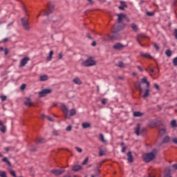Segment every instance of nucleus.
I'll return each instance as SVG.
<instances>
[{
  "instance_id": "nucleus-1",
  "label": "nucleus",
  "mask_w": 177,
  "mask_h": 177,
  "mask_svg": "<svg viewBox=\"0 0 177 177\" xmlns=\"http://www.w3.org/2000/svg\"><path fill=\"white\" fill-rule=\"evenodd\" d=\"M157 156V149H153L152 151L143 155L142 158L145 162H150L156 158Z\"/></svg>"
},
{
  "instance_id": "nucleus-2",
  "label": "nucleus",
  "mask_w": 177,
  "mask_h": 177,
  "mask_svg": "<svg viewBox=\"0 0 177 177\" xmlns=\"http://www.w3.org/2000/svg\"><path fill=\"white\" fill-rule=\"evenodd\" d=\"M96 64V62L93 60L92 57H88L87 59L82 62V66L84 67H91L92 66H95Z\"/></svg>"
},
{
  "instance_id": "nucleus-3",
  "label": "nucleus",
  "mask_w": 177,
  "mask_h": 177,
  "mask_svg": "<svg viewBox=\"0 0 177 177\" xmlns=\"http://www.w3.org/2000/svg\"><path fill=\"white\" fill-rule=\"evenodd\" d=\"M21 25L25 31H30V22H28V18L23 17L21 19Z\"/></svg>"
},
{
  "instance_id": "nucleus-4",
  "label": "nucleus",
  "mask_w": 177,
  "mask_h": 177,
  "mask_svg": "<svg viewBox=\"0 0 177 177\" xmlns=\"http://www.w3.org/2000/svg\"><path fill=\"white\" fill-rule=\"evenodd\" d=\"M135 133L137 136H139V135H145V133H146V128L140 129V124H138L135 129Z\"/></svg>"
},
{
  "instance_id": "nucleus-5",
  "label": "nucleus",
  "mask_w": 177,
  "mask_h": 177,
  "mask_svg": "<svg viewBox=\"0 0 177 177\" xmlns=\"http://www.w3.org/2000/svg\"><path fill=\"white\" fill-rule=\"evenodd\" d=\"M48 10H44V16H49L50 13L53 12V9H55V5L52 3H48L47 5Z\"/></svg>"
},
{
  "instance_id": "nucleus-6",
  "label": "nucleus",
  "mask_w": 177,
  "mask_h": 177,
  "mask_svg": "<svg viewBox=\"0 0 177 177\" xmlns=\"http://www.w3.org/2000/svg\"><path fill=\"white\" fill-rule=\"evenodd\" d=\"M52 93V90L49 88L43 89L39 93V97H44L46 96V95H49V93Z\"/></svg>"
},
{
  "instance_id": "nucleus-7",
  "label": "nucleus",
  "mask_w": 177,
  "mask_h": 177,
  "mask_svg": "<svg viewBox=\"0 0 177 177\" xmlns=\"http://www.w3.org/2000/svg\"><path fill=\"white\" fill-rule=\"evenodd\" d=\"M60 109L63 111L65 118H68V108L64 104L60 105Z\"/></svg>"
},
{
  "instance_id": "nucleus-8",
  "label": "nucleus",
  "mask_w": 177,
  "mask_h": 177,
  "mask_svg": "<svg viewBox=\"0 0 177 177\" xmlns=\"http://www.w3.org/2000/svg\"><path fill=\"white\" fill-rule=\"evenodd\" d=\"M28 62H30V57H24L20 62L19 67H24V66H26V64H27Z\"/></svg>"
},
{
  "instance_id": "nucleus-9",
  "label": "nucleus",
  "mask_w": 177,
  "mask_h": 177,
  "mask_svg": "<svg viewBox=\"0 0 177 177\" xmlns=\"http://www.w3.org/2000/svg\"><path fill=\"white\" fill-rule=\"evenodd\" d=\"M145 38H147V37L145 35H139L137 36V41L141 46H143V45L142 44V41H143Z\"/></svg>"
},
{
  "instance_id": "nucleus-10",
  "label": "nucleus",
  "mask_w": 177,
  "mask_h": 177,
  "mask_svg": "<svg viewBox=\"0 0 177 177\" xmlns=\"http://www.w3.org/2000/svg\"><path fill=\"white\" fill-rule=\"evenodd\" d=\"M113 49L115 50H121L123 48H125V46L121 43H116L113 46Z\"/></svg>"
},
{
  "instance_id": "nucleus-11",
  "label": "nucleus",
  "mask_w": 177,
  "mask_h": 177,
  "mask_svg": "<svg viewBox=\"0 0 177 177\" xmlns=\"http://www.w3.org/2000/svg\"><path fill=\"white\" fill-rule=\"evenodd\" d=\"M24 103L25 106H28V107H32V106H34V104L31 102V98L30 97H26Z\"/></svg>"
},
{
  "instance_id": "nucleus-12",
  "label": "nucleus",
  "mask_w": 177,
  "mask_h": 177,
  "mask_svg": "<svg viewBox=\"0 0 177 177\" xmlns=\"http://www.w3.org/2000/svg\"><path fill=\"white\" fill-rule=\"evenodd\" d=\"M114 39H118V36L113 35H108V38L103 37V41H114Z\"/></svg>"
},
{
  "instance_id": "nucleus-13",
  "label": "nucleus",
  "mask_w": 177,
  "mask_h": 177,
  "mask_svg": "<svg viewBox=\"0 0 177 177\" xmlns=\"http://www.w3.org/2000/svg\"><path fill=\"white\" fill-rule=\"evenodd\" d=\"M127 160L129 162H133V156L131 151L127 153Z\"/></svg>"
},
{
  "instance_id": "nucleus-14",
  "label": "nucleus",
  "mask_w": 177,
  "mask_h": 177,
  "mask_svg": "<svg viewBox=\"0 0 177 177\" xmlns=\"http://www.w3.org/2000/svg\"><path fill=\"white\" fill-rule=\"evenodd\" d=\"M52 174H54V175H62L63 172H64V170H59V169H53L51 170Z\"/></svg>"
},
{
  "instance_id": "nucleus-15",
  "label": "nucleus",
  "mask_w": 177,
  "mask_h": 177,
  "mask_svg": "<svg viewBox=\"0 0 177 177\" xmlns=\"http://www.w3.org/2000/svg\"><path fill=\"white\" fill-rule=\"evenodd\" d=\"M141 82H142V84H145L147 85V88H150V82H149V81H147V77H144L141 80Z\"/></svg>"
},
{
  "instance_id": "nucleus-16",
  "label": "nucleus",
  "mask_w": 177,
  "mask_h": 177,
  "mask_svg": "<svg viewBox=\"0 0 177 177\" xmlns=\"http://www.w3.org/2000/svg\"><path fill=\"white\" fill-rule=\"evenodd\" d=\"M127 15L124 13H120L118 15V23H121L122 21V19H125Z\"/></svg>"
},
{
  "instance_id": "nucleus-17",
  "label": "nucleus",
  "mask_w": 177,
  "mask_h": 177,
  "mask_svg": "<svg viewBox=\"0 0 177 177\" xmlns=\"http://www.w3.org/2000/svg\"><path fill=\"white\" fill-rule=\"evenodd\" d=\"M140 55L142 56V57H145L146 59H153V57H151V55H150L149 53L140 52Z\"/></svg>"
},
{
  "instance_id": "nucleus-18",
  "label": "nucleus",
  "mask_w": 177,
  "mask_h": 177,
  "mask_svg": "<svg viewBox=\"0 0 177 177\" xmlns=\"http://www.w3.org/2000/svg\"><path fill=\"white\" fill-rule=\"evenodd\" d=\"M149 95H150V89L149 88H147L145 89L144 95H142V97L144 99H146V97H147Z\"/></svg>"
},
{
  "instance_id": "nucleus-19",
  "label": "nucleus",
  "mask_w": 177,
  "mask_h": 177,
  "mask_svg": "<svg viewBox=\"0 0 177 177\" xmlns=\"http://www.w3.org/2000/svg\"><path fill=\"white\" fill-rule=\"evenodd\" d=\"M73 81L74 84H76V85H81L82 84V82L78 77H75Z\"/></svg>"
},
{
  "instance_id": "nucleus-20",
  "label": "nucleus",
  "mask_w": 177,
  "mask_h": 177,
  "mask_svg": "<svg viewBox=\"0 0 177 177\" xmlns=\"http://www.w3.org/2000/svg\"><path fill=\"white\" fill-rule=\"evenodd\" d=\"M135 86L136 88V89H138L140 95H142V93L143 92V88H142V86H140V84L137 83L135 84Z\"/></svg>"
},
{
  "instance_id": "nucleus-21",
  "label": "nucleus",
  "mask_w": 177,
  "mask_h": 177,
  "mask_svg": "<svg viewBox=\"0 0 177 177\" xmlns=\"http://www.w3.org/2000/svg\"><path fill=\"white\" fill-rule=\"evenodd\" d=\"M82 127L84 129H86V128H91V123H89V122H83L82 124Z\"/></svg>"
},
{
  "instance_id": "nucleus-22",
  "label": "nucleus",
  "mask_w": 177,
  "mask_h": 177,
  "mask_svg": "<svg viewBox=\"0 0 177 177\" xmlns=\"http://www.w3.org/2000/svg\"><path fill=\"white\" fill-rule=\"evenodd\" d=\"M72 169L73 171H81V169H82V166L75 165L73 167Z\"/></svg>"
},
{
  "instance_id": "nucleus-23",
  "label": "nucleus",
  "mask_w": 177,
  "mask_h": 177,
  "mask_svg": "<svg viewBox=\"0 0 177 177\" xmlns=\"http://www.w3.org/2000/svg\"><path fill=\"white\" fill-rule=\"evenodd\" d=\"M170 170L169 168H167L165 171V177H171V174L169 173Z\"/></svg>"
},
{
  "instance_id": "nucleus-24",
  "label": "nucleus",
  "mask_w": 177,
  "mask_h": 177,
  "mask_svg": "<svg viewBox=\"0 0 177 177\" xmlns=\"http://www.w3.org/2000/svg\"><path fill=\"white\" fill-rule=\"evenodd\" d=\"M120 3L121 6H119V9H120V10H124V8H127V3L124 1L120 2Z\"/></svg>"
},
{
  "instance_id": "nucleus-25",
  "label": "nucleus",
  "mask_w": 177,
  "mask_h": 177,
  "mask_svg": "<svg viewBox=\"0 0 177 177\" xmlns=\"http://www.w3.org/2000/svg\"><path fill=\"white\" fill-rule=\"evenodd\" d=\"M142 115H143V113H142L141 112H139V111L133 112L134 117H142Z\"/></svg>"
},
{
  "instance_id": "nucleus-26",
  "label": "nucleus",
  "mask_w": 177,
  "mask_h": 177,
  "mask_svg": "<svg viewBox=\"0 0 177 177\" xmlns=\"http://www.w3.org/2000/svg\"><path fill=\"white\" fill-rule=\"evenodd\" d=\"M116 66H118V67H120V68H124L125 67V64L122 63V62H119Z\"/></svg>"
},
{
  "instance_id": "nucleus-27",
  "label": "nucleus",
  "mask_w": 177,
  "mask_h": 177,
  "mask_svg": "<svg viewBox=\"0 0 177 177\" xmlns=\"http://www.w3.org/2000/svg\"><path fill=\"white\" fill-rule=\"evenodd\" d=\"M48 78V75H44L40 76L39 80H40V81H47Z\"/></svg>"
},
{
  "instance_id": "nucleus-28",
  "label": "nucleus",
  "mask_w": 177,
  "mask_h": 177,
  "mask_svg": "<svg viewBox=\"0 0 177 177\" xmlns=\"http://www.w3.org/2000/svg\"><path fill=\"white\" fill-rule=\"evenodd\" d=\"M165 133H167V130H165V129H161L159 131V134L160 135V136L165 135Z\"/></svg>"
},
{
  "instance_id": "nucleus-29",
  "label": "nucleus",
  "mask_w": 177,
  "mask_h": 177,
  "mask_svg": "<svg viewBox=\"0 0 177 177\" xmlns=\"http://www.w3.org/2000/svg\"><path fill=\"white\" fill-rule=\"evenodd\" d=\"M100 140H101L102 143H106L107 142L106 140H104V136H103L102 133L100 134Z\"/></svg>"
},
{
  "instance_id": "nucleus-30",
  "label": "nucleus",
  "mask_w": 177,
  "mask_h": 177,
  "mask_svg": "<svg viewBox=\"0 0 177 177\" xmlns=\"http://www.w3.org/2000/svg\"><path fill=\"white\" fill-rule=\"evenodd\" d=\"M165 55L167 56V57H171V56H172V52L171 50H166Z\"/></svg>"
},
{
  "instance_id": "nucleus-31",
  "label": "nucleus",
  "mask_w": 177,
  "mask_h": 177,
  "mask_svg": "<svg viewBox=\"0 0 177 177\" xmlns=\"http://www.w3.org/2000/svg\"><path fill=\"white\" fill-rule=\"evenodd\" d=\"M170 139L171 138L168 136L165 137L164 139L162 140V143H168V142H169Z\"/></svg>"
},
{
  "instance_id": "nucleus-32",
  "label": "nucleus",
  "mask_w": 177,
  "mask_h": 177,
  "mask_svg": "<svg viewBox=\"0 0 177 177\" xmlns=\"http://www.w3.org/2000/svg\"><path fill=\"white\" fill-rule=\"evenodd\" d=\"M75 114H77V111H75V109H72L70 111V115L71 117H73V115H75Z\"/></svg>"
},
{
  "instance_id": "nucleus-33",
  "label": "nucleus",
  "mask_w": 177,
  "mask_h": 177,
  "mask_svg": "<svg viewBox=\"0 0 177 177\" xmlns=\"http://www.w3.org/2000/svg\"><path fill=\"white\" fill-rule=\"evenodd\" d=\"M52 56H53V50L50 51L49 55H48V57H47V60H48V62H50V60H52Z\"/></svg>"
},
{
  "instance_id": "nucleus-34",
  "label": "nucleus",
  "mask_w": 177,
  "mask_h": 177,
  "mask_svg": "<svg viewBox=\"0 0 177 177\" xmlns=\"http://www.w3.org/2000/svg\"><path fill=\"white\" fill-rule=\"evenodd\" d=\"M2 161H3V162H6V164H8V165H9L10 167V165H12V164H10V162L9 160H8V158L5 157L2 159Z\"/></svg>"
},
{
  "instance_id": "nucleus-35",
  "label": "nucleus",
  "mask_w": 177,
  "mask_h": 177,
  "mask_svg": "<svg viewBox=\"0 0 177 177\" xmlns=\"http://www.w3.org/2000/svg\"><path fill=\"white\" fill-rule=\"evenodd\" d=\"M37 143H45V139L42 138H39L37 140Z\"/></svg>"
},
{
  "instance_id": "nucleus-36",
  "label": "nucleus",
  "mask_w": 177,
  "mask_h": 177,
  "mask_svg": "<svg viewBox=\"0 0 177 177\" xmlns=\"http://www.w3.org/2000/svg\"><path fill=\"white\" fill-rule=\"evenodd\" d=\"M131 27L133 31H138V26H136V24H132Z\"/></svg>"
},
{
  "instance_id": "nucleus-37",
  "label": "nucleus",
  "mask_w": 177,
  "mask_h": 177,
  "mask_svg": "<svg viewBox=\"0 0 177 177\" xmlns=\"http://www.w3.org/2000/svg\"><path fill=\"white\" fill-rule=\"evenodd\" d=\"M149 127H151V128H153V127H156L157 125V122L154 121H151L149 122Z\"/></svg>"
},
{
  "instance_id": "nucleus-38",
  "label": "nucleus",
  "mask_w": 177,
  "mask_h": 177,
  "mask_svg": "<svg viewBox=\"0 0 177 177\" xmlns=\"http://www.w3.org/2000/svg\"><path fill=\"white\" fill-rule=\"evenodd\" d=\"M171 125L173 128H176L177 124H176V120H172L171 122Z\"/></svg>"
},
{
  "instance_id": "nucleus-39",
  "label": "nucleus",
  "mask_w": 177,
  "mask_h": 177,
  "mask_svg": "<svg viewBox=\"0 0 177 177\" xmlns=\"http://www.w3.org/2000/svg\"><path fill=\"white\" fill-rule=\"evenodd\" d=\"M88 161H89V158H86L82 163V165H86V164H88Z\"/></svg>"
},
{
  "instance_id": "nucleus-40",
  "label": "nucleus",
  "mask_w": 177,
  "mask_h": 177,
  "mask_svg": "<svg viewBox=\"0 0 177 177\" xmlns=\"http://www.w3.org/2000/svg\"><path fill=\"white\" fill-rule=\"evenodd\" d=\"M0 130H1V132H3V133H5V132H6V127H5V126H1Z\"/></svg>"
},
{
  "instance_id": "nucleus-41",
  "label": "nucleus",
  "mask_w": 177,
  "mask_h": 177,
  "mask_svg": "<svg viewBox=\"0 0 177 177\" xmlns=\"http://www.w3.org/2000/svg\"><path fill=\"white\" fill-rule=\"evenodd\" d=\"M149 75L153 79L156 80V78L154 77H153V74L151 73H154V69H149Z\"/></svg>"
},
{
  "instance_id": "nucleus-42",
  "label": "nucleus",
  "mask_w": 177,
  "mask_h": 177,
  "mask_svg": "<svg viewBox=\"0 0 177 177\" xmlns=\"http://www.w3.org/2000/svg\"><path fill=\"white\" fill-rule=\"evenodd\" d=\"M0 176L1 177H8L6 176V172H5V171H0Z\"/></svg>"
},
{
  "instance_id": "nucleus-43",
  "label": "nucleus",
  "mask_w": 177,
  "mask_h": 177,
  "mask_svg": "<svg viewBox=\"0 0 177 177\" xmlns=\"http://www.w3.org/2000/svg\"><path fill=\"white\" fill-rule=\"evenodd\" d=\"M122 28H120V26H113V30H116V31H120V30H122Z\"/></svg>"
},
{
  "instance_id": "nucleus-44",
  "label": "nucleus",
  "mask_w": 177,
  "mask_h": 177,
  "mask_svg": "<svg viewBox=\"0 0 177 177\" xmlns=\"http://www.w3.org/2000/svg\"><path fill=\"white\" fill-rule=\"evenodd\" d=\"M100 157H102V156H104V151L100 149L99 152Z\"/></svg>"
},
{
  "instance_id": "nucleus-45",
  "label": "nucleus",
  "mask_w": 177,
  "mask_h": 177,
  "mask_svg": "<svg viewBox=\"0 0 177 177\" xmlns=\"http://www.w3.org/2000/svg\"><path fill=\"white\" fill-rule=\"evenodd\" d=\"M10 175H12V176H14V177H16L17 176H16V172H15V171H13V170H10Z\"/></svg>"
},
{
  "instance_id": "nucleus-46",
  "label": "nucleus",
  "mask_w": 177,
  "mask_h": 177,
  "mask_svg": "<svg viewBox=\"0 0 177 177\" xmlns=\"http://www.w3.org/2000/svg\"><path fill=\"white\" fill-rule=\"evenodd\" d=\"M75 149L77 150V151L78 153H82V149H81V148H80L78 147H75Z\"/></svg>"
},
{
  "instance_id": "nucleus-47",
  "label": "nucleus",
  "mask_w": 177,
  "mask_h": 177,
  "mask_svg": "<svg viewBox=\"0 0 177 177\" xmlns=\"http://www.w3.org/2000/svg\"><path fill=\"white\" fill-rule=\"evenodd\" d=\"M71 129H73V127H71V125L68 126L66 129V131H67V132H70V131H71Z\"/></svg>"
},
{
  "instance_id": "nucleus-48",
  "label": "nucleus",
  "mask_w": 177,
  "mask_h": 177,
  "mask_svg": "<svg viewBox=\"0 0 177 177\" xmlns=\"http://www.w3.org/2000/svg\"><path fill=\"white\" fill-rule=\"evenodd\" d=\"M173 64L174 66H177V57L174 58Z\"/></svg>"
},
{
  "instance_id": "nucleus-49",
  "label": "nucleus",
  "mask_w": 177,
  "mask_h": 177,
  "mask_svg": "<svg viewBox=\"0 0 177 177\" xmlns=\"http://www.w3.org/2000/svg\"><path fill=\"white\" fill-rule=\"evenodd\" d=\"M12 147H6L4 148L5 151L8 153V151H10Z\"/></svg>"
},
{
  "instance_id": "nucleus-50",
  "label": "nucleus",
  "mask_w": 177,
  "mask_h": 177,
  "mask_svg": "<svg viewBox=\"0 0 177 177\" xmlns=\"http://www.w3.org/2000/svg\"><path fill=\"white\" fill-rule=\"evenodd\" d=\"M1 102H5L6 100V95L1 96Z\"/></svg>"
},
{
  "instance_id": "nucleus-51",
  "label": "nucleus",
  "mask_w": 177,
  "mask_h": 177,
  "mask_svg": "<svg viewBox=\"0 0 177 177\" xmlns=\"http://www.w3.org/2000/svg\"><path fill=\"white\" fill-rule=\"evenodd\" d=\"M87 1H88L87 5H93L94 3L93 0H87Z\"/></svg>"
},
{
  "instance_id": "nucleus-52",
  "label": "nucleus",
  "mask_w": 177,
  "mask_h": 177,
  "mask_svg": "<svg viewBox=\"0 0 177 177\" xmlns=\"http://www.w3.org/2000/svg\"><path fill=\"white\" fill-rule=\"evenodd\" d=\"M154 13L153 12H147V16H153Z\"/></svg>"
},
{
  "instance_id": "nucleus-53",
  "label": "nucleus",
  "mask_w": 177,
  "mask_h": 177,
  "mask_svg": "<svg viewBox=\"0 0 177 177\" xmlns=\"http://www.w3.org/2000/svg\"><path fill=\"white\" fill-rule=\"evenodd\" d=\"M153 46L156 49V50H158L160 49V47H158V46L156 43H153Z\"/></svg>"
},
{
  "instance_id": "nucleus-54",
  "label": "nucleus",
  "mask_w": 177,
  "mask_h": 177,
  "mask_svg": "<svg viewBox=\"0 0 177 177\" xmlns=\"http://www.w3.org/2000/svg\"><path fill=\"white\" fill-rule=\"evenodd\" d=\"M154 87L157 91H160V86H158V84H154Z\"/></svg>"
},
{
  "instance_id": "nucleus-55",
  "label": "nucleus",
  "mask_w": 177,
  "mask_h": 177,
  "mask_svg": "<svg viewBox=\"0 0 177 177\" xmlns=\"http://www.w3.org/2000/svg\"><path fill=\"white\" fill-rule=\"evenodd\" d=\"M174 35L176 39H177V29H174Z\"/></svg>"
},
{
  "instance_id": "nucleus-56",
  "label": "nucleus",
  "mask_w": 177,
  "mask_h": 177,
  "mask_svg": "<svg viewBox=\"0 0 177 177\" xmlns=\"http://www.w3.org/2000/svg\"><path fill=\"white\" fill-rule=\"evenodd\" d=\"M46 117L47 120H48V121H53V118L50 116H45Z\"/></svg>"
},
{
  "instance_id": "nucleus-57",
  "label": "nucleus",
  "mask_w": 177,
  "mask_h": 177,
  "mask_svg": "<svg viewBox=\"0 0 177 177\" xmlns=\"http://www.w3.org/2000/svg\"><path fill=\"white\" fill-rule=\"evenodd\" d=\"M172 142L175 143V145H177V138H174L172 139Z\"/></svg>"
},
{
  "instance_id": "nucleus-58",
  "label": "nucleus",
  "mask_w": 177,
  "mask_h": 177,
  "mask_svg": "<svg viewBox=\"0 0 177 177\" xmlns=\"http://www.w3.org/2000/svg\"><path fill=\"white\" fill-rule=\"evenodd\" d=\"M126 151H127V147H122V153H125Z\"/></svg>"
},
{
  "instance_id": "nucleus-59",
  "label": "nucleus",
  "mask_w": 177,
  "mask_h": 177,
  "mask_svg": "<svg viewBox=\"0 0 177 177\" xmlns=\"http://www.w3.org/2000/svg\"><path fill=\"white\" fill-rule=\"evenodd\" d=\"M21 91H24V89H26V84H22L21 86Z\"/></svg>"
},
{
  "instance_id": "nucleus-60",
  "label": "nucleus",
  "mask_w": 177,
  "mask_h": 177,
  "mask_svg": "<svg viewBox=\"0 0 177 177\" xmlns=\"http://www.w3.org/2000/svg\"><path fill=\"white\" fill-rule=\"evenodd\" d=\"M106 100H106V99H103V100H102L101 103H102V104H106Z\"/></svg>"
},
{
  "instance_id": "nucleus-61",
  "label": "nucleus",
  "mask_w": 177,
  "mask_h": 177,
  "mask_svg": "<svg viewBox=\"0 0 177 177\" xmlns=\"http://www.w3.org/2000/svg\"><path fill=\"white\" fill-rule=\"evenodd\" d=\"M172 167H173L174 169H176L177 170V164H174L172 165Z\"/></svg>"
},
{
  "instance_id": "nucleus-62",
  "label": "nucleus",
  "mask_w": 177,
  "mask_h": 177,
  "mask_svg": "<svg viewBox=\"0 0 177 177\" xmlns=\"http://www.w3.org/2000/svg\"><path fill=\"white\" fill-rule=\"evenodd\" d=\"M137 68H138V70H140V71H143V68H142V67H140V66H137Z\"/></svg>"
},
{
  "instance_id": "nucleus-63",
  "label": "nucleus",
  "mask_w": 177,
  "mask_h": 177,
  "mask_svg": "<svg viewBox=\"0 0 177 177\" xmlns=\"http://www.w3.org/2000/svg\"><path fill=\"white\" fill-rule=\"evenodd\" d=\"M63 58V54L61 53L59 54V59H62Z\"/></svg>"
},
{
  "instance_id": "nucleus-64",
  "label": "nucleus",
  "mask_w": 177,
  "mask_h": 177,
  "mask_svg": "<svg viewBox=\"0 0 177 177\" xmlns=\"http://www.w3.org/2000/svg\"><path fill=\"white\" fill-rule=\"evenodd\" d=\"M53 135H55V136L58 135L57 131H53Z\"/></svg>"
}]
</instances>
